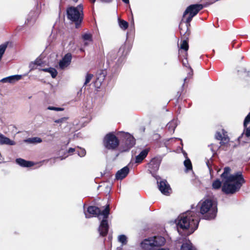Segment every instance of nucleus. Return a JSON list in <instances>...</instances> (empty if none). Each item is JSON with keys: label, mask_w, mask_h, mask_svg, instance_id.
<instances>
[{"label": "nucleus", "mask_w": 250, "mask_h": 250, "mask_svg": "<svg viewBox=\"0 0 250 250\" xmlns=\"http://www.w3.org/2000/svg\"><path fill=\"white\" fill-rule=\"evenodd\" d=\"M179 60H182L183 65L184 66L189 68L190 71L188 73V74L189 75L192 76L193 75V71L192 69L191 68V67L189 66L188 63V57H183V56H182V59L179 58Z\"/></svg>", "instance_id": "nucleus-26"}, {"label": "nucleus", "mask_w": 250, "mask_h": 250, "mask_svg": "<svg viewBox=\"0 0 250 250\" xmlns=\"http://www.w3.org/2000/svg\"><path fill=\"white\" fill-rule=\"evenodd\" d=\"M250 123V112L248 114V115L245 117V120L244 121L243 125L244 127H246L248 124Z\"/></svg>", "instance_id": "nucleus-36"}, {"label": "nucleus", "mask_w": 250, "mask_h": 250, "mask_svg": "<svg viewBox=\"0 0 250 250\" xmlns=\"http://www.w3.org/2000/svg\"><path fill=\"white\" fill-rule=\"evenodd\" d=\"M49 73H50L53 78H56L58 74L57 71L54 68H52Z\"/></svg>", "instance_id": "nucleus-37"}, {"label": "nucleus", "mask_w": 250, "mask_h": 250, "mask_svg": "<svg viewBox=\"0 0 250 250\" xmlns=\"http://www.w3.org/2000/svg\"><path fill=\"white\" fill-rule=\"evenodd\" d=\"M103 144L107 149L115 150L119 146L120 140L113 132H109L104 137Z\"/></svg>", "instance_id": "nucleus-7"}, {"label": "nucleus", "mask_w": 250, "mask_h": 250, "mask_svg": "<svg viewBox=\"0 0 250 250\" xmlns=\"http://www.w3.org/2000/svg\"><path fill=\"white\" fill-rule=\"evenodd\" d=\"M16 162L20 166L25 167H30L33 166L34 165L33 162L26 161L22 158L17 159Z\"/></svg>", "instance_id": "nucleus-18"}, {"label": "nucleus", "mask_w": 250, "mask_h": 250, "mask_svg": "<svg viewBox=\"0 0 250 250\" xmlns=\"http://www.w3.org/2000/svg\"><path fill=\"white\" fill-rule=\"evenodd\" d=\"M206 164H207L209 170L211 171V169H212L211 166V164H210V162H209V161L208 160L207 161Z\"/></svg>", "instance_id": "nucleus-43"}, {"label": "nucleus", "mask_w": 250, "mask_h": 250, "mask_svg": "<svg viewBox=\"0 0 250 250\" xmlns=\"http://www.w3.org/2000/svg\"><path fill=\"white\" fill-rule=\"evenodd\" d=\"M73 2H74L75 3H76L78 2V0H73Z\"/></svg>", "instance_id": "nucleus-49"}, {"label": "nucleus", "mask_w": 250, "mask_h": 250, "mask_svg": "<svg viewBox=\"0 0 250 250\" xmlns=\"http://www.w3.org/2000/svg\"><path fill=\"white\" fill-rule=\"evenodd\" d=\"M223 136L220 132H217L215 134V138L218 140H221Z\"/></svg>", "instance_id": "nucleus-40"}, {"label": "nucleus", "mask_w": 250, "mask_h": 250, "mask_svg": "<svg viewBox=\"0 0 250 250\" xmlns=\"http://www.w3.org/2000/svg\"><path fill=\"white\" fill-rule=\"evenodd\" d=\"M184 164L187 170H191L192 169V164L189 158H187Z\"/></svg>", "instance_id": "nucleus-31"}, {"label": "nucleus", "mask_w": 250, "mask_h": 250, "mask_svg": "<svg viewBox=\"0 0 250 250\" xmlns=\"http://www.w3.org/2000/svg\"><path fill=\"white\" fill-rule=\"evenodd\" d=\"M8 44V42H6L0 45V61H1L2 56L4 53L6 48L7 47Z\"/></svg>", "instance_id": "nucleus-30"}, {"label": "nucleus", "mask_w": 250, "mask_h": 250, "mask_svg": "<svg viewBox=\"0 0 250 250\" xmlns=\"http://www.w3.org/2000/svg\"><path fill=\"white\" fill-rule=\"evenodd\" d=\"M245 134L247 137H250V126L249 127H245L244 130Z\"/></svg>", "instance_id": "nucleus-38"}, {"label": "nucleus", "mask_w": 250, "mask_h": 250, "mask_svg": "<svg viewBox=\"0 0 250 250\" xmlns=\"http://www.w3.org/2000/svg\"><path fill=\"white\" fill-rule=\"evenodd\" d=\"M83 5L80 4L76 7L69 6L66 9V15L68 20L75 24L76 28L80 27L83 19Z\"/></svg>", "instance_id": "nucleus-4"}, {"label": "nucleus", "mask_w": 250, "mask_h": 250, "mask_svg": "<svg viewBox=\"0 0 250 250\" xmlns=\"http://www.w3.org/2000/svg\"><path fill=\"white\" fill-rule=\"evenodd\" d=\"M141 247L145 250H151L154 247L151 238L144 240L141 244Z\"/></svg>", "instance_id": "nucleus-19"}, {"label": "nucleus", "mask_w": 250, "mask_h": 250, "mask_svg": "<svg viewBox=\"0 0 250 250\" xmlns=\"http://www.w3.org/2000/svg\"><path fill=\"white\" fill-rule=\"evenodd\" d=\"M96 0H89V1H90V2H91L92 4H94V3L95 2ZM103 2H111L113 0H101Z\"/></svg>", "instance_id": "nucleus-41"}, {"label": "nucleus", "mask_w": 250, "mask_h": 250, "mask_svg": "<svg viewBox=\"0 0 250 250\" xmlns=\"http://www.w3.org/2000/svg\"><path fill=\"white\" fill-rule=\"evenodd\" d=\"M72 55L70 53L66 54L59 62L60 67L63 69L68 66L71 63Z\"/></svg>", "instance_id": "nucleus-13"}, {"label": "nucleus", "mask_w": 250, "mask_h": 250, "mask_svg": "<svg viewBox=\"0 0 250 250\" xmlns=\"http://www.w3.org/2000/svg\"><path fill=\"white\" fill-rule=\"evenodd\" d=\"M51 68H52V67H50V68H44V69H42V70L44 72H49L50 70L51 69Z\"/></svg>", "instance_id": "nucleus-45"}, {"label": "nucleus", "mask_w": 250, "mask_h": 250, "mask_svg": "<svg viewBox=\"0 0 250 250\" xmlns=\"http://www.w3.org/2000/svg\"><path fill=\"white\" fill-rule=\"evenodd\" d=\"M230 171L229 167H225L224 172L221 175L223 181L222 190L226 194H233L236 193L246 183L242 172L238 171L233 174H230Z\"/></svg>", "instance_id": "nucleus-1"}, {"label": "nucleus", "mask_w": 250, "mask_h": 250, "mask_svg": "<svg viewBox=\"0 0 250 250\" xmlns=\"http://www.w3.org/2000/svg\"><path fill=\"white\" fill-rule=\"evenodd\" d=\"M64 120V118H61L58 120H55L54 122L56 123H61Z\"/></svg>", "instance_id": "nucleus-42"}, {"label": "nucleus", "mask_w": 250, "mask_h": 250, "mask_svg": "<svg viewBox=\"0 0 250 250\" xmlns=\"http://www.w3.org/2000/svg\"><path fill=\"white\" fill-rule=\"evenodd\" d=\"M222 186V182L219 179L214 180L212 184V189H219Z\"/></svg>", "instance_id": "nucleus-29"}, {"label": "nucleus", "mask_w": 250, "mask_h": 250, "mask_svg": "<svg viewBox=\"0 0 250 250\" xmlns=\"http://www.w3.org/2000/svg\"><path fill=\"white\" fill-rule=\"evenodd\" d=\"M21 78V75H16L3 78L0 80V82L3 83H12L20 80Z\"/></svg>", "instance_id": "nucleus-17"}, {"label": "nucleus", "mask_w": 250, "mask_h": 250, "mask_svg": "<svg viewBox=\"0 0 250 250\" xmlns=\"http://www.w3.org/2000/svg\"><path fill=\"white\" fill-rule=\"evenodd\" d=\"M87 211L90 214L99 216L100 208L96 206H89L87 209Z\"/></svg>", "instance_id": "nucleus-24"}, {"label": "nucleus", "mask_w": 250, "mask_h": 250, "mask_svg": "<svg viewBox=\"0 0 250 250\" xmlns=\"http://www.w3.org/2000/svg\"><path fill=\"white\" fill-rule=\"evenodd\" d=\"M82 39L84 42V46H86L89 45L90 42H92V35L90 33H84L82 35Z\"/></svg>", "instance_id": "nucleus-21"}, {"label": "nucleus", "mask_w": 250, "mask_h": 250, "mask_svg": "<svg viewBox=\"0 0 250 250\" xmlns=\"http://www.w3.org/2000/svg\"><path fill=\"white\" fill-rule=\"evenodd\" d=\"M48 109L51 110H55V111H62L63 108L61 107H56L54 106H49Z\"/></svg>", "instance_id": "nucleus-39"}, {"label": "nucleus", "mask_w": 250, "mask_h": 250, "mask_svg": "<svg viewBox=\"0 0 250 250\" xmlns=\"http://www.w3.org/2000/svg\"><path fill=\"white\" fill-rule=\"evenodd\" d=\"M200 218L192 211H188L180 214L175 220L178 229H190L191 233L197 229Z\"/></svg>", "instance_id": "nucleus-3"}, {"label": "nucleus", "mask_w": 250, "mask_h": 250, "mask_svg": "<svg viewBox=\"0 0 250 250\" xmlns=\"http://www.w3.org/2000/svg\"><path fill=\"white\" fill-rule=\"evenodd\" d=\"M74 151H75V149L73 148H69L68 150V152L69 153H73Z\"/></svg>", "instance_id": "nucleus-46"}, {"label": "nucleus", "mask_w": 250, "mask_h": 250, "mask_svg": "<svg viewBox=\"0 0 250 250\" xmlns=\"http://www.w3.org/2000/svg\"><path fill=\"white\" fill-rule=\"evenodd\" d=\"M181 240L182 241L180 242L182 243L180 250H197L189 239L184 238Z\"/></svg>", "instance_id": "nucleus-12"}, {"label": "nucleus", "mask_w": 250, "mask_h": 250, "mask_svg": "<svg viewBox=\"0 0 250 250\" xmlns=\"http://www.w3.org/2000/svg\"><path fill=\"white\" fill-rule=\"evenodd\" d=\"M217 201L213 196L205 197L198 204L199 213L202 218L211 220L215 218L218 212Z\"/></svg>", "instance_id": "nucleus-2"}, {"label": "nucleus", "mask_w": 250, "mask_h": 250, "mask_svg": "<svg viewBox=\"0 0 250 250\" xmlns=\"http://www.w3.org/2000/svg\"><path fill=\"white\" fill-rule=\"evenodd\" d=\"M203 8L204 6L201 4H191L188 6L185 11L181 21L182 23L183 22L186 23L185 24H183V26H187L189 28L190 22L192 18Z\"/></svg>", "instance_id": "nucleus-6"}, {"label": "nucleus", "mask_w": 250, "mask_h": 250, "mask_svg": "<svg viewBox=\"0 0 250 250\" xmlns=\"http://www.w3.org/2000/svg\"><path fill=\"white\" fill-rule=\"evenodd\" d=\"M82 151H83V154H82V155H80L81 156H83L85 154V151L84 150H83Z\"/></svg>", "instance_id": "nucleus-48"}, {"label": "nucleus", "mask_w": 250, "mask_h": 250, "mask_svg": "<svg viewBox=\"0 0 250 250\" xmlns=\"http://www.w3.org/2000/svg\"><path fill=\"white\" fill-rule=\"evenodd\" d=\"M154 247H161L163 246L166 242L165 238L161 236H154L151 238Z\"/></svg>", "instance_id": "nucleus-16"}, {"label": "nucleus", "mask_w": 250, "mask_h": 250, "mask_svg": "<svg viewBox=\"0 0 250 250\" xmlns=\"http://www.w3.org/2000/svg\"><path fill=\"white\" fill-rule=\"evenodd\" d=\"M123 2H124L126 4L129 3V0H122Z\"/></svg>", "instance_id": "nucleus-47"}, {"label": "nucleus", "mask_w": 250, "mask_h": 250, "mask_svg": "<svg viewBox=\"0 0 250 250\" xmlns=\"http://www.w3.org/2000/svg\"><path fill=\"white\" fill-rule=\"evenodd\" d=\"M118 240L123 245L127 244V237L125 235L122 234L119 236Z\"/></svg>", "instance_id": "nucleus-34"}, {"label": "nucleus", "mask_w": 250, "mask_h": 250, "mask_svg": "<svg viewBox=\"0 0 250 250\" xmlns=\"http://www.w3.org/2000/svg\"><path fill=\"white\" fill-rule=\"evenodd\" d=\"M123 137L122 144L120 146V150L121 152L128 151L134 146L136 144V140L132 135L128 133H125Z\"/></svg>", "instance_id": "nucleus-8"}, {"label": "nucleus", "mask_w": 250, "mask_h": 250, "mask_svg": "<svg viewBox=\"0 0 250 250\" xmlns=\"http://www.w3.org/2000/svg\"><path fill=\"white\" fill-rule=\"evenodd\" d=\"M176 127V125L174 121L170 122L167 125V127L170 133H173Z\"/></svg>", "instance_id": "nucleus-28"}, {"label": "nucleus", "mask_w": 250, "mask_h": 250, "mask_svg": "<svg viewBox=\"0 0 250 250\" xmlns=\"http://www.w3.org/2000/svg\"><path fill=\"white\" fill-rule=\"evenodd\" d=\"M109 229L108 220H102L99 227L98 231L100 235L105 237L107 235Z\"/></svg>", "instance_id": "nucleus-11"}, {"label": "nucleus", "mask_w": 250, "mask_h": 250, "mask_svg": "<svg viewBox=\"0 0 250 250\" xmlns=\"http://www.w3.org/2000/svg\"><path fill=\"white\" fill-rule=\"evenodd\" d=\"M93 75L90 73H87L85 77V80L84 83V85H87L92 80L93 77Z\"/></svg>", "instance_id": "nucleus-35"}, {"label": "nucleus", "mask_w": 250, "mask_h": 250, "mask_svg": "<svg viewBox=\"0 0 250 250\" xmlns=\"http://www.w3.org/2000/svg\"><path fill=\"white\" fill-rule=\"evenodd\" d=\"M109 213H110L109 205L107 204L106 205L105 208L103 211H101V209H100L99 215H102L103 216V220H107V218H108Z\"/></svg>", "instance_id": "nucleus-23"}, {"label": "nucleus", "mask_w": 250, "mask_h": 250, "mask_svg": "<svg viewBox=\"0 0 250 250\" xmlns=\"http://www.w3.org/2000/svg\"><path fill=\"white\" fill-rule=\"evenodd\" d=\"M162 159L160 157H155L153 158L148 164L149 170L151 172L157 171L159 168Z\"/></svg>", "instance_id": "nucleus-10"}, {"label": "nucleus", "mask_w": 250, "mask_h": 250, "mask_svg": "<svg viewBox=\"0 0 250 250\" xmlns=\"http://www.w3.org/2000/svg\"><path fill=\"white\" fill-rule=\"evenodd\" d=\"M129 171V169L128 167L126 166L124 167L123 168L118 170L116 174V179L117 180H122L125 178Z\"/></svg>", "instance_id": "nucleus-15"}, {"label": "nucleus", "mask_w": 250, "mask_h": 250, "mask_svg": "<svg viewBox=\"0 0 250 250\" xmlns=\"http://www.w3.org/2000/svg\"><path fill=\"white\" fill-rule=\"evenodd\" d=\"M179 28L182 38L180 47L179 49V58L182 59V56L183 57H186L188 56V51L189 48L188 41L190 35V31L187 26H183V23L182 22H180Z\"/></svg>", "instance_id": "nucleus-5"}, {"label": "nucleus", "mask_w": 250, "mask_h": 250, "mask_svg": "<svg viewBox=\"0 0 250 250\" xmlns=\"http://www.w3.org/2000/svg\"><path fill=\"white\" fill-rule=\"evenodd\" d=\"M157 184L159 190L164 195L169 196L172 192L170 185L166 180L160 178L157 179Z\"/></svg>", "instance_id": "nucleus-9"}, {"label": "nucleus", "mask_w": 250, "mask_h": 250, "mask_svg": "<svg viewBox=\"0 0 250 250\" xmlns=\"http://www.w3.org/2000/svg\"><path fill=\"white\" fill-rule=\"evenodd\" d=\"M181 92H180L179 91H178L177 93V94L176 95V98H177V101L178 102L179 99H180V97L181 96Z\"/></svg>", "instance_id": "nucleus-44"}, {"label": "nucleus", "mask_w": 250, "mask_h": 250, "mask_svg": "<svg viewBox=\"0 0 250 250\" xmlns=\"http://www.w3.org/2000/svg\"><path fill=\"white\" fill-rule=\"evenodd\" d=\"M118 22L119 25L122 29L125 30L127 29L128 27V23L126 21L121 19H119Z\"/></svg>", "instance_id": "nucleus-27"}, {"label": "nucleus", "mask_w": 250, "mask_h": 250, "mask_svg": "<svg viewBox=\"0 0 250 250\" xmlns=\"http://www.w3.org/2000/svg\"><path fill=\"white\" fill-rule=\"evenodd\" d=\"M0 144H5L13 146L15 144V143L14 141L11 140L9 138L5 137L2 134L0 133Z\"/></svg>", "instance_id": "nucleus-22"}, {"label": "nucleus", "mask_w": 250, "mask_h": 250, "mask_svg": "<svg viewBox=\"0 0 250 250\" xmlns=\"http://www.w3.org/2000/svg\"><path fill=\"white\" fill-rule=\"evenodd\" d=\"M229 141V137L224 134L222 138V139L220 140V144L221 146H224L228 144Z\"/></svg>", "instance_id": "nucleus-32"}, {"label": "nucleus", "mask_w": 250, "mask_h": 250, "mask_svg": "<svg viewBox=\"0 0 250 250\" xmlns=\"http://www.w3.org/2000/svg\"><path fill=\"white\" fill-rule=\"evenodd\" d=\"M105 78V74L103 71H101L97 74L96 80L94 82V84L97 88H100L102 83L104 82Z\"/></svg>", "instance_id": "nucleus-14"}, {"label": "nucleus", "mask_w": 250, "mask_h": 250, "mask_svg": "<svg viewBox=\"0 0 250 250\" xmlns=\"http://www.w3.org/2000/svg\"><path fill=\"white\" fill-rule=\"evenodd\" d=\"M27 141L30 143H40L42 142V139L39 137H33L29 138Z\"/></svg>", "instance_id": "nucleus-33"}, {"label": "nucleus", "mask_w": 250, "mask_h": 250, "mask_svg": "<svg viewBox=\"0 0 250 250\" xmlns=\"http://www.w3.org/2000/svg\"><path fill=\"white\" fill-rule=\"evenodd\" d=\"M148 149H145L143 150L139 155L136 156L135 163L140 164L147 156L148 153Z\"/></svg>", "instance_id": "nucleus-20"}, {"label": "nucleus", "mask_w": 250, "mask_h": 250, "mask_svg": "<svg viewBox=\"0 0 250 250\" xmlns=\"http://www.w3.org/2000/svg\"><path fill=\"white\" fill-rule=\"evenodd\" d=\"M80 50H81V51H84L83 49H82V48L80 49Z\"/></svg>", "instance_id": "nucleus-50"}, {"label": "nucleus", "mask_w": 250, "mask_h": 250, "mask_svg": "<svg viewBox=\"0 0 250 250\" xmlns=\"http://www.w3.org/2000/svg\"><path fill=\"white\" fill-rule=\"evenodd\" d=\"M43 63L41 59L38 58L34 62H32L29 64V67L31 70H33L36 68V66H40Z\"/></svg>", "instance_id": "nucleus-25"}, {"label": "nucleus", "mask_w": 250, "mask_h": 250, "mask_svg": "<svg viewBox=\"0 0 250 250\" xmlns=\"http://www.w3.org/2000/svg\"><path fill=\"white\" fill-rule=\"evenodd\" d=\"M14 233H15V234H19V233L17 232H15Z\"/></svg>", "instance_id": "nucleus-51"}]
</instances>
